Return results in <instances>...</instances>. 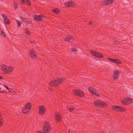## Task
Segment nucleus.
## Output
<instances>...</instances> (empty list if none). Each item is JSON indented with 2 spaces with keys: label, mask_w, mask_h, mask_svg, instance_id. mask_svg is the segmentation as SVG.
<instances>
[{
  "label": "nucleus",
  "mask_w": 133,
  "mask_h": 133,
  "mask_svg": "<svg viewBox=\"0 0 133 133\" xmlns=\"http://www.w3.org/2000/svg\"><path fill=\"white\" fill-rule=\"evenodd\" d=\"M65 80V78H58L50 82L49 83V85L51 87H56L62 83Z\"/></svg>",
  "instance_id": "nucleus-1"
},
{
  "label": "nucleus",
  "mask_w": 133,
  "mask_h": 133,
  "mask_svg": "<svg viewBox=\"0 0 133 133\" xmlns=\"http://www.w3.org/2000/svg\"><path fill=\"white\" fill-rule=\"evenodd\" d=\"M93 103L96 107L101 108H106L108 105L106 103L102 101H96Z\"/></svg>",
  "instance_id": "nucleus-2"
},
{
  "label": "nucleus",
  "mask_w": 133,
  "mask_h": 133,
  "mask_svg": "<svg viewBox=\"0 0 133 133\" xmlns=\"http://www.w3.org/2000/svg\"><path fill=\"white\" fill-rule=\"evenodd\" d=\"M31 104L30 103H26L22 109V112L26 114L29 112L31 108Z\"/></svg>",
  "instance_id": "nucleus-3"
},
{
  "label": "nucleus",
  "mask_w": 133,
  "mask_h": 133,
  "mask_svg": "<svg viewBox=\"0 0 133 133\" xmlns=\"http://www.w3.org/2000/svg\"><path fill=\"white\" fill-rule=\"evenodd\" d=\"M43 131L50 132L51 130V128L50 123L48 122H45L43 124Z\"/></svg>",
  "instance_id": "nucleus-4"
},
{
  "label": "nucleus",
  "mask_w": 133,
  "mask_h": 133,
  "mask_svg": "<svg viewBox=\"0 0 133 133\" xmlns=\"http://www.w3.org/2000/svg\"><path fill=\"white\" fill-rule=\"evenodd\" d=\"M36 52V51L33 48L31 49L29 51V56L32 59H35L36 58L37 55Z\"/></svg>",
  "instance_id": "nucleus-5"
},
{
  "label": "nucleus",
  "mask_w": 133,
  "mask_h": 133,
  "mask_svg": "<svg viewBox=\"0 0 133 133\" xmlns=\"http://www.w3.org/2000/svg\"><path fill=\"white\" fill-rule=\"evenodd\" d=\"M88 90L92 95L96 96L97 97L100 96V95L99 93L97 92V90L95 89L92 87H89L88 88Z\"/></svg>",
  "instance_id": "nucleus-6"
},
{
  "label": "nucleus",
  "mask_w": 133,
  "mask_h": 133,
  "mask_svg": "<svg viewBox=\"0 0 133 133\" xmlns=\"http://www.w3.org/2000/svg\"><path fill=\"white\" fill-rule=\"evenodd\" d=\"M72 93L76 96L81 97H83L84 95V94L83 91L79 89H75L73 90Z\"/></svg>",
  "instance_id": "nucleus-7"
},
{
  "label": "nucleus",
  "mask_w": 133,
  "mask_h": 133,
  "mask_svg": "<svg viewBox=\"0 0 133 133\" xmlns=\"http://www.w3.org/2000/svg\"><path fill=\"white\" fill-rule=\"evenodd\" d=\"M38 114L39 115H43L45 114L46 110L44 106H39L38 108Z\"/></svg>",
  "instance_id": "nucleus-8"
},
{
  "label": "nucleus",
  "mask_w": 133,
  "mask_h": 133,
  "mask_svg": "<svg viewBox=\"0 0 133 133\" xmlns=\"http://www.w3.org/2000/svg\"><path fill=\"white\" fill-rule=\"evenodd\" d=\"M132 99L130 98H125L121 101L122 103L125 105L128 104L132 103Z\"/></svg>",
  "instance_id": "nucleus-9"
},
{
  "label": "nucleus",
  "mask_w": 133,
  "mask_h": 133,
  "mask_svg": "<svg viewBox=\"0 0 133 133\" xmlns=\"http://www.w3.org/2000/svg\"><path fill=\"white\" fill-rule=\"evenodd\" d=\"M90 53L93 56L98 58H102L104 57L101 54L96 51L91 50Z\"/></svg>",
  "instance_id": "nucleus-10"
},
{
  "label": "nucleus",
  "mask_w": 133,
  "mask_h": 133,
  "mask_svg": "<svg viewBox=\"0 0 133 133\" xmlns=\"http://www.w3.org/2000/svg\"><path fill=\"white\" fill-rule=\"evenodd\" d=\"M120 74V72L118 70L114 71L113 75V79L115 81L117 80L118 79L119 76Z\"/></svg>",
  "instance_id": "nucleus-11"
},
{
  "label": "nucleus",
  "mask_w": 133,
  "mask_h": 133,
  "mask_svg": "<svg viewBox=\"0 0 133 133\" xmlns=\"http://www.w3.org/2000/svg\"><path fill=\"white\" fill-rule=\"evenodd\" d=\"M114 2L112 0H104L101 2V4L103 5H107L109 4H112Z\"/></svg>",
  "instance_id": "nucleus-12"
},
{
  "label": "nucleus",
  "mask_w": 133,
  "mask_h": 133,
  "mask_svg": "<svg viewBox=\"0 0 133 133\" xmlns=\"http://www.w3.org/2000/svg\"><path fill=\"white\" fill-rule=\"evenodd\" d=\"M43 17V16L41 15H35L33 17L35 20L39 21L42 20Z\"/></svg>",
  "instance_id": "nucleus-13"
},
{
  "label": "nucleus",
  "mask_w": 133,
  "mask_h": 133,
  "mask_svg": "<svg viewBox=\"0 0 133 133\" xmlns=\"http://www.w3.org/2000/svg\"><path fill=\"white\" fill-rule=\"evenodd\" d=\"M64 5L66 7H72L75 5V4L72 1H70L65 3Z\"/></svg>",
  "instance_id": "nucleus-14"
},
{
  "label": "nucleus",
  "mask_w": 133,
  "mask_h": 133,
  "mask_svg": "<svg viewBox=\"0 0 133 133\" xmlns=\"http://www.w3.org/2000/svg\"><path fill=\"white\" fill-rule=\"evenodd\" d=\"M2 15L3 18L4 19V23L6 24H10V21L8 19L7 16L3 14H2Z\"/></svg>",
  "instance_id": "nucleus-15"
},
{
  "label": "nucleus",
  "mask_w": 133,
  "mask_h": 133,
  "mask_svg": "<svg viewBox=\"0 0 133 133\" xmlns=\"http://www.w3.org/2000/svg\"><path fill=\"white\" fill-rule=\"evenodd\" d=\"M66 42L69 43L72 42L74 39V38L71 36H67L65 38Z\"/></svg>",
  "instance_id": "nucleus-16"
},
{
  "label": "nucleus",
  "mask_w": 133,
  "mask_h": 133,
  "mask_svg": "<svg viewBox=\"0 0 133 133\" xmlns=\"http://www.w3.org/2000/svg\"><path fill=\"white\" fill-rule=\"evenodd\" d=\"M55 118L56 122H60L61 120V117L58 113H57L55 115Z\"/></svg>",
  "instance_id": "nucleus-17"
},
{
  "label": "nucleus",
  "mask_w": 133,
  "mask_h": 133,
  "mask_svg": "<svg viewBox=\"0 0 133 133\" xmlns=\"http://www.w3.org/2000/svg\"><path fill=\"white\" fill-rule=\"evenodd\" d=\"M20 1L23 4H25L26 3L28 6L31 5V3L29 0H20Z\"/></svg>",
  "instance_id": "nucleus-18"
},
{
  "label": "nucleus",
  "mask_w": 133,
  "mask_h": 133,
  "mask_svg": "<svg viewBox=\"0 0 133 133\" xmlns=\"http://www.w3.org/2000/svg\"><path fill=\"white\" fill-rule=\"evenodd\" d=\"M23 22L27 24H31L32 23V22L31 21H28V19L27 18H21Z\"/></svg>",
  "instance_id": "nucleus-19"
},
{
  "label": "nucleus",
  "mask_w": 133,
  "mask_h": 133,
  "mask_svg": "<svg viewBox=\"0 0 133 133\" xmlns=\"http://www.w3.org/2000/svg\"><path fill=\"white\" fill-rule=\"evenodd\" d=\"M14 69V68L12 66L7 67L6 72L7 73L11 72L13 71Z\"/></svg>",
  "instance_id": "nucleus-20"
},
{
  "label": "nucleus",
  "mask_w": 133,
  "mask_h": 133,
  "mask_svg": "<svg viewBox=\"0 0 133 133\" xmlns=\"http://www.w3.org/2000/svg\"><path fill=\"white\" fill-rule=\"evenodd\" d=\"M119 106L112 105L111 106L112 109L115 111H118Z\"/></svg>",
  "instance_id": "nucleus-21"
},
{
  "label": "nucleus",
  "mask_w": 133,
  "mask_h": 133,
  "mask_svg": "<svg viewBox=\"0 0 133 133\" xmlns=\"http://www.w3.org/2000/svg\"><path fill=\"white\" fill-rule=\"evenodd\" d=\"M7 67L5 65H1V70L5 72L6 71Z\"/></svg>",
  "instance_id": "nucleus-22"
},
{
  "label": "nucleus",
  "mask_w": 133,
  "mask_h": 133,
  "mask_svg": "<svg viewBox=\"0 0 133 133\" xmlns=\"http://www.w3.org/2000/svg\"><path fill=\"white\" fill-rule=\"evenodd\" d=\"M126 110L125 109L121 106H119L118 112H125Z\"/></svg>",
  "instance_id": "nucleus-23"
},
{
  "label": "nucleus",
  "mask_w": 133,
  "mask_h": 133,
  "mask_svg": "<svg viewBox=\"0 0 133 133\" xmlns=\"http://www.w3.org/2000/svg\"><path fill=\"white\" fill-rule=\"evenodd\" d=\"M52 11L55 12L56 14H58L60 12V10L58 9H53Z\"/></svg>",
  "instance_id": "nucleus-24"
},
{
  "label": "nucleus",
  "mask_w": 133,
  "mask_h": 133,
  "mask_svg": "<svg viewBox=\"0 0 133 133\" xmlns=\"http://www.w3.org/2000/svg\"><path fill=\"white\" fill-rule=\"evenodd\" d=\"M3 118L2 115L0 114V127L2 126L3 125Z\"/></svg>",
  "instance_id": "nucleus-25"
},
{
  "label": "nucleus",
  "mask_w": 133,
  "mask_h": 133,
  "mask_svg": "<svg viewBox=\"0 0 133 133\" xmlns=\"http://www.w3.org/2000/svg\"><path fill=\"white\" fill-rule=\"evenodd\" d=\"M118 64H120L122 63L118 59H115L114 62Z\"/></svg>",
  "instance_id": "nucleus-26"
},
{
  "label": "nucleus",
  "mask_w": 133,
  "mask_h": 133,
  "mask_svg": "<svg viewBox=\"0 0 133 133\" xmlns=\"http://www.w3.org/2000/svg\"><path fill=\"white\" fill-rule=\"evenodd\" d=\"M24 31H25V33L26 34L28 35H30V32L28 29L27 28H25L24 30Z\"/></svg>",
  "instance_id": "nucleus-27"
},
{
  "label": "nucleus",
  "mask_w": 133,
  "mask_h": 133,
  "mask_svg": "<svg viewBox=\"0 0 133 133\" xmlns=\"http://www.w3.org/2000/svg\"><path fill=\"white\" fill-rule=\"evenodd\" d=\"M0 34L3 36L4 37H6V34L4 32L3 30L0 29Z\"/></svg>",
  "instance_id": "nucleus-28"
},
{
  "label": "nucleus",
  "mask_w": 133,
  "mask_h": 133,
  "mask_svg": "<svg viewBox=\"0 0 133 133\" xmlns=\"http://www.w3.org/2000/svg\"><path fill=\"white\" fill-rule=\"evenodd\" d=\"M71 50L72 52L74 53H75L77 51V49L75 48L72 47L71 48Z\"/></svg>",
  "instance_id": "nucleus-29"
},
{
  "label": "nucleus",
  "mask_w": 133,
  "mask_h": 133,
  "mask_svg": "<svg viewBox=\"0 0 133 133\" xmlns=\"http://www.w3.org/2000/svg\"><path fill=\"white\" fill-rule=\"evenodd\" d=\"M108 59L110 61L112 62H114L115 59H112L110 58H108Z\"/></svg>",
  "instance_id": "nucleus-30"
},
{
  "label": "nucleus",
  "mask_w": 133,
  "mask_h": 133,
  "mask_svg": "<svg viewBox=\"0 0 133 133\" xmlns=\"http://www.w3.org/2000/svg\"><path fill=\"white\" fill-rule=\"evenodd\" d=\"M119 41L118 40L116 39L114 42V43L115 44H117L119 43Z\"/></svg>",
  "instance_id": "nucleus-31"
},
{
  "label": "nucleus",
  "mask_w": 133,
  "mask_h": 133,
  "mask_svg": "<svg viewBox=\"0 0 133 133\" xmlns=\"http://www.w3.org/2000/svg\"><path fill=\"white\" fill-rule=\"evenodd\" d=\"M17 23L18 24V27H19L21 25V22L17 21Z\"/></svg>",
  "instance_id": "nucleus-32"
},
{
  "label": "nucleus",
  "mask_w": 133,
  "mask_h": 133,
  "mask_svg": "<svg viewBox=\"0 0 133 133\" xmlns=\"http://www.w3.org/2000/svg\"><path fill=\"white\" fill-rule=\"evenodd\" d=\"M74 107L70 108L69 109V110L70 112H72L74 110Z\"/></svg>",
  "instance_id": "nucleus-33"
},
{
  "label": "nucleus",
  "mask_w": 133,
  "mask_h": 133,
  "mask_svg": "<svg viewBox=\"0 0 133 133\" xmlns=\"http://www.w3.org/2000/svg\"><path fill=\"white\" fill-rule=\"evenodd\" d=\"M93 24V23L92 22H91V21L89 22V25L90 26H92Z\"/></svg>",
  "instance_id": "nucleus-34"
},
{
  "label": "nucleus",
  "mask_w": 133,
  "mask_h": 133,
  "mask_svg": "<svg viewBox=\"0 0 133 133\" xmlns=\"http://www.w3.org/2000/svg\"><path fill=\"white\" fill-rule=\"evenodd\" d=\"M14 8L15 9H17V4L16 3L14 4Z\"/></svg>",
  "instance_id": "nucleus-35"
},
{
  "label": "nucleus",
  "mask_w": 133,
  "mask_h": 133,
  "mask_svg": "<svg viewBox=\"0 0 133 133\" xmlns=\"http://www.w3.org/2000/svg\"><path fill=\"white\" fill-rule=\"evenodd\" d=\"M30 42L32 44H34L35 43V42L32 40L30 41Z\"/></svg>",
  "instance_id": "nucleus-36"
},
{
  "label": "nucleus",
  "mask_w": 133,
  "mask_h": 133,
  "mask_svg": "<svg viewBox=\"0 0 133 133\" xmlns=\"http://www.w3.org/2000/svg\"><path fill=\"white\" fill-rule=\"evenodd\" d=\"M9 91L11 92H12L13 89L11 88H9V89L8 90Z\"/></svg>",
  "instance_id": "nucleus-37"
},
{
  "label": "nucleus",
  "mask_w": 133,
  "mask_h": 133,
  "mask_svg": "<svg viewBox=\"0 0 133 133\" xmlns=\"http://www.w3.org/2000/svg\"><path fill=\"white\" fill-rule=\"evenodd\" d=\"M43 132H42L40 131H38L36 132V133H43Z\"/></svg>",
  "instance_id": "nucleus-38"
},
{
  "label": "nucleus",
  "mask_w": 133,
  "mask_h": 133,
  "mask_svg": "<svg viewBox=\"0 0 133 133\" xmlns=\"http://www.w3.org/2000/svg\"><path fill=\"white\" fill-rule=\"evenodd\" d=\"M4 87L7 89V90H8V89H9V88H8V87L6 86L5 85H4Z\"/></svg>",
  "instance_id": "nucleus-39"
},
{
  "label": "nucleus",
  "mask_w": 133,
  "mask_h": 133,
  "mask_svg": "<svg viewBox=\"0 0 133 133\" xmlns=\"http://www.w3.org/2000/svg\"><path fill=\"white\" fill-rule=\"evenodd\" d=\"M3 78L2 76L0 75V79H2Z\"/></svg>",
  "instance_id": "nucleus-40"
},
{
  "label": "nucleus",
  "mask_w": 133,
  "mask_h": 133,
  "mask_svg": "<svg viewBox=\"0 0 133 133\" xmlns=\"http://www.w3.org/2000/svg\"><path fill=\"white\" fill-rule=\"evenodd\" d=\"M48 89L49 90H50L51 91H52V90H51V88L49 87L48 88Z\"/></svg>",
  "instance_id": "nucleus-41"
},
{
  "label": "nucleus",
  "mask_w": 133,
  "mask_h": 133,
  "mask_svg": "<svg viewBox=\"0 0 133 133\" xmlns=\"http://www.w3.org/2000/svg\"><path fill=\"white\" fill-rule=\"evenodd\" d=\"M102 133H105V132L103 131H102Z\"/></svg>",
  "instance_id": "nucleus-42"
},
{
  "label": "nucleus",
  "mask_w": 133,
  "mask_h": 133,
  "mask_svg": "<svg viewBox=\"0 0 133 133\" xmlns=\"http://www.w3.org/2000/svg\"><path fill=\"white\" fill-rule=\"evenodd\" d=\"M68 132L69 133H70V130H68Z\"/></svg>",
  "instance_id": "nucleus-43"
},
{
  "label": "nucleus",
  "mask_w": 133,
  "mask_h": 133,
  "mask_svg": "<svg viewBox=\"0 0 133 133\" xmlns=\"http://www.w3.org/2000/svg\"><path fill=\"white\" fill-rule=\"evenodd\" d=\"M43 133H46L45 132H43Z\"/></svg>",
  "instance_id": "nucleus-44"
}]
</instances>
